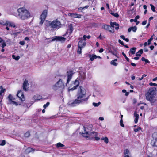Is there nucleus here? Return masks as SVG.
<instances>
[{"instance_id": "28", "label": "nucleus", "mask_w": 157, "mask_h": 157, "mask_svg": "<svg viewBox=\"0 0 157 157\" xmlns=\"http://www.w3.org/2000/svg\"><path fill=\"white\" fill-rule=\"evenodd\" d=\"M151 145H152L153 147H157V140H151Z\"/></svg>"}, {"instance_id": "27", "label": "nucleus", "mask_w": 157, "mask_h": 157, "mask_svg": "<svg viewBox=\"0 0 157 157\" xmlns=\"http://www.w3.org/2000/svg\"><path fill=\"white\" fill-rule=\"evenodd\" d=\"M0 89H1L0 91V99H2V94L6 90V89H3L2 86H0Z\"/></svg>"}, {"instance_id": "25", "label": "nucleus", "mask_w": 157, "mask_h": 157, "mask_svg": "<svg viewBox=\"0 0 157 157\" xmlns=\"http://www.w3.org/2000/svg\"><path fill=\"white\" fill-rule=\"evenodd\" d=\"M34 151V149L30 147H29L25 150V153L26 154H28L31 152Z\"/></svg>"}, {"instance_id": "64", "label": "nucleus", "mask_w": 157, "mask_h": 157, "mask_svg": "<svg viewBox=\"0 0 157 157\" xmlns=\"http://www.w3.org/2000/svg\"><path fill=\"white\" fill-rule=\"evenodd\" d=\"M139 17H140L138 15H137L135 19H136V20H137V19H138L139 18Z\"/></svg>"}, {"instance_id": "51", "label": "nucleus", "mask_w": 157, "mask_h": 157, "mask_svg": "<svg viewBox=\"0 0 157 157\" xmlns=\"http://www.w3.org/2000/svg\"><path fill=\"white\" fill-rule=\"evenodd\" d=\"M133 21H134L135 22H137V20H136L135 19H130V22H132Z\"/></svg>"}, {"instance_id": "41", "label": "nucleus", "mask_w": 157, "mask_h": 157, "mask_svg": "<svg viewBox=\"0 0 157 157\" xmlns=\"http://www.w3.org/2000/svg\"><path fill=\"white\" fill-rule=\"evenodd\" d=\"M120 123L121 126L122 127H124V124H123V121L122 119L120 120Z\"/></svg>"}, {"instance_id": "48", "label": "nucleus", "mask_w": 157, "mask_h": 157, "mask_svg": "<svg viewBox=\"0 0 157 157\" xmlns=\"http://www.w3.org/2000/svg\"><path fill=\"white\" fill-rule=\"evenodd\" d=\"M52 39L50 38L47 39L46 40V42H48V43H50L52 41H51Z\"/></svg>"}, {"instance_id": "53", "label": "nucleus", "mask_w": 157, "mask_h": 157, "mask_svg": "<svg viewBox=\"0 0 157 157\" xmlns=\"http://www.w3.org/2000/svg\"><path fill=\"white\" fill-rule=\"evenodd\" d=\"M29 133L28 132L26 133L25 134V137H28L29 136Z\"/></svg>"}, {"instance_id": "15", "label": "nucleus", "mask_w": 157, "mask_h": 157, "mask_svg": "<svg viewBox=\"0 0 157 157\" xmlns=\"http://www.w3.org/2000/svg\"><path fill=\"white\" fill-rule=\"evenodd\" d=\"M124 157H132L131 155L128 150L126 149L123 153Z\"/></svg>"}, {"instance_id": "59", "label": "nucleus", "mask_w": 157, "mask_h": 157, "mask_svg": "<svg viewBox=\"0 0 157 157\" xmlns=\"http://www.w3.org/2000/svg\"><path fill=\"white\" fill-rule=\"evenodd\" d=\"M103 50L102 48H101L99 50V52L100 53H101L103 51Z\"/></svg>"}, {"instance_id": "45", "label": "nucleus", "mask_w": 157, "mask_h": 157, "mask_svg": "<svg viewBox=\"0 0 157 157\" xmlns=\"http://www.w3.org/2000/svg\"><path fill=\"white\" fill-rule=\"evenodd\" d=\"M141 128L140 127H138L137 128H136L134 129V131L135 132H137L141 130Z\"/></svg>"}, {"instance_id": "39", "label": "nucleus", "mask_w": 157, "mask_h": 157, "mask_svg": "<svg viewBox=\"0 0 157 157\" xmlns=\"http://www.w3.org/2000/svg\"><path fill=\"white\" fill-rule=\"evenodd\" d=\"M122 54L124 57L126 59V60H127V61L128 62H129V59L126 56V54L124 52H122Z\"/></svg>"}, {"instance_id": "47", "label": "nucleus", "mask_w": 157, "mask_h": 157, "mask_svg": "<svg viewBox=\"0 0 157 157\" xmlns=\"http://www.w3.org/2000/svg\"><path fill=\"white\" fill-rule=\"evenodd\" d=\"M149 85L150 86H157V84L155 83H152V82H150L149 83Z\"/></svg>"}, {"instance_id": "40", "label": "nucleus", "mask_w": 157, "mask_h": 157, "mask_svg": "<svg viewBox=\"0 0 157 157\" xmlns=\"http://www.w3.org/2000/svg\"><path fill=\"white\" fill-rule=\"evenodd\" d=\"M150 6L151 7V10L153 11V12H155V7H154V6L152 4H150Z\"/></svg>"}, {"instance_id": "20", "label": "nucleus", "mask_w": 157, "mask_h": 157, "mask_svg": "<svg viewBox=\"0 0 157 157\" xmlns=\"http://www.w3.org/2000/svg\"><path fill=\"white\" fill-rule=\"evenodd\" d=\"M109 52L111 53L112 54L114 55L117 58H119V57L118 56V52L116 50H114L113 51H110Z\"/></svg>"}, {"instance_id": "21", "label": "nucleus", "mask_w": 157, "mask_h": 157, "mask_svg": "<svg viewBox=\"0 0 157 157\" xmlns=\"http://www.w3.org/2000/svg\"><path fill=\"white\" fill-rule=\"evenodd\" d=\"M41 98L42 97L40 95H35L34 96L33 98V100L35 101L40 100Z\"/></svg>"}, {"instance_id": "24", "label": "nucleus", "mask_w": 157, "mask_h": 157, "mask_svg": "<svg viewBox=\"0 0 157 157\" xmlns=\"http://www.w3.org/2000/svg\"><path fill=\"white\" fill-rule=\"evenodd\" d=\"M136 50V48L135 47H133L131 48L129 52V55H130V53L132 55L135 54Z\"/></svg>"}, {"instance_id": "9", "label": "nucleus", "mask_w": 157, "mask_h": 157, "mask_svg": "<svg viewBox=\"0 0 157 157\" xmlns=\"http://www.w3.org/2000/svg\"><path fill=\"white\" fill-rule=\"evenodd\" d=\"M47 10H44L41 14L40 17V19L41 20V21L40 22V25H42L44 21H45L47 14Z\"/></svg>"}, {"instance_id": "8", "label": "nucleus", "mask_w": 157, "mask_h": 157, "mask_svg": "<svg viewBox=\"0 0 157 157\" xmlns=\"http://www.w3.org/2000/svg\"><path fill=\"white\" fill-rule=\"evenodd\" d=\"M8 98L9 100L8 104H11L16 106L18 105H20V104L14 101V100H15V98L11 94H9L8 97Z\"/></svg>"}, {"instance_id": "42", "label": "nucleus", "mask_w": 157, "mask_h": 157, "mask_svg": "<svg viewBox=\"0 0 157 157\" xmlns=\"http://www.w3.org/2000/svg\"><path fill=\"white\" fill-rule=\"evenodd\" d=\"M153 39V38H152V37H151L147 41L148 45H150L151 44V41Z\"/></svg>"}, {"instance_id": "17", "label": "nucleus", "mask_w": 157, "mask_h": 157, "mask_svg": "<svg viewBox=\"0 0 157 157\" xmlns=\"http://www.w3.org/2000/svg\"><path fill=\"white\" fill-rule=\"evenodd\" d=\"M110 23L111 27H115V29L116 30L119 29V25L118 24H117L116 22H110Z\"/></svg>"}, {"instance_id": "44", "label": "nucleus", "mask_w": 157, "mask_h": 157, "mask_svg": "<svg viewBox=\"0 0 157 157\" xmlns=\"http://www.w3.org/2000/svg\"><path fill=\"white\" fill-rule=\"evenodd\" d=\"M2 142L1 143V145L4 146L6 144V141L4 140H3L1 141Z\"/></svg>"}, {"instance_id": "5", "label": "nucleus", "mask_w": 157, "mask_h": 157, "mask_svg": "<svg viewBox=\"0 0 157 157\" xmlns=\"http://www.w3.org/2000/svg\"><path fill=\"white\" fill-rule=\"evenodd\" d=\"M45 24L47 27H50L51 28L55 29H59L61 25L60 22L57 19L54 20L52 21H46Z\"/></svg>"}, {"instance_id": "34", "label": "nucleus", "mask_w": 157, "mask_h": 157, "mask_svg": "<svg viewBox=\"0 0 157 157\" xmlns=\"http://www.w3.org/2000/svg\"><path fill=\"white\" fill-rule=\"evenodd\" d=\"M56 146L58 148H59L60 147H63L64 146L63 144L60 143H57Z\"/></svg>"}, {"instance_id": "32", "label": "nucleus", "mask_w": 157, "mask_h": 157, "mask_svg": "<svg viewBox=\"0 0 157 157\" xmlns=\"http://www.w3.org/2000/svg\"><path fill=\"white\" fill-rule=\"evenodd\" d=\"M138 105L140 108H144V107H147V105L145 103H140L138 104Z\"/></svg>"}, {"instance_id": "57", "label": "nucleus", "mask_w": 157, "mask_h": 157, "mask_svg": "<svg viewBox=\"0 0 157 157\" xmlns=\"http://www.w3.org/2000/svg\"><path fill=\"white\" fill-rule=\"evenodd\" d=\"M120 37L122 39H123L124 40L125 39V37L123 35H121L120 36Z\"/></svg>"}, {"instance_id": "58", "label": "nucleus", "mask_w": 157, "mask_h": 157, "mask_svg": "<svg viewBox=\"0 0 157 157\" xmlns=\"http://www.w3.org/2000/svg\"><path fill=\"white\" fill-rule=\"evenodd\" d=\"M87 36H86V35H84L83 36V39H84V40L85 41L86 40V39L87 38Z\"/></svg>"}, {"instance_id": "13", "label": "nucleus", "mask_w": 157, "mask_h": 157, "mask_svg": "<svg viewBox=\"0 0 157 157\" xmlns=\"http://www.w3.org/2000/svg\"><path fill=\"white\" fill-rule=\"evenodd\" d=\"M102 29L108 30L110 32L113 33L114 32V30H112L111 29L112 28L110 26L105 24H104L102 25Z\"/></svg>"}, {"instance_id": "18", "label": "nucleus", "mask_w": 157, "mask_h": 157, "mask_svg": "<svg viewBox=\"0 0 157 157\" xmlns=\"http://www.w3.org/2000/svg\"><path fill=\"white\" fill-rule=\"evenodd\" d=\"M69 14L70 15V16L74 18H80L81 17V15L79 14L74 13H69Z\"/></svg>"}, {"instance_id": "29", "label": "nucleus", "mask_w": 157, "mask_h": 157, "mask_svg": "<svg viewBox=\"0 0 157 157\" xmlns=\"http://www.w3.org/2000/svg\"><path fill=\"white\" fill-rule=\"evenodd\" d=\"M152 139L151 140H157V133L156 132L154 133L152 136Z\"/></svg>"}, {"instance_id": "22", "label": "nucleus", "mask_w": 157, "mask_h": 157, "mask_svg": "<svg viewBox=\"0 0 157 157\" xmlns=\"http://www.w3.org/2000/svg\"><path fill=\"white\" fill-rule=\"evenodd\" d=\"M73 31V28L71 24L69 25L68 26V29L67 30V32L71 34Z\"/></svg>"}, {"instance_id": "43", "label": "nucleus", "mask_w": 157, "mask_h": 157, "mask_svg": "<svg viewBox=\"0 0 157 157\" xmlns=\"http://www.w3.org/2000/svg\"><path fill=\"white\" fill-rule=\"evenodd\" d=\"M50 104V103L49 102H47L46 104H44L43 105V108H46L47 107H48Z\"/></svg>"}, {"instance_id": "3", "label": "nucleus", "mask_w": 157, "mask_h": 157, "mask_svg": "<svg viewBox=\"0 0 157 157\" xmlns=\"http://www.w3.org/2000/svg\"><path fill=\"white\" fill-rule=\"evenodd\" d=\"M18 15L17 17L24 20L28 18L30 16V12L25 8H21L17 10Z\"/></svg>"}, {"instance_id": "52", "label": "nucleus", "mask_w": 157, "mask_h": 157, "mask_svg": "<svg viewBox=\"0 0 157 157\" xmlns=\"http://www.w3.org/2000/svg\"><path fill=\"white\" fill-rule=\"evenodd\" d=\"M25 43V42L24 41H21L19 42V44L22 45H24Z\"/></svg>"}, {"instance_id": "50", "label": "nucleus", "mask_w": 157, "mask_h": 157, "mask_svg": "<svg viewBox=\"0 0 157 157\" xmlns=\"http://www.w3.org/2000/svg\"><path fill=\"white\" fill-rule=\"evenodd\" d=\"M8 22H9V21H6V22H5V23L4 24H3V25L5 26H9V25L8 24Z\"/></svg>"}, {"instance_id": "56", "label": "nucleus", "mask_w": 157, "mask_h": 157, "mask_svg": "<svg viewBox=\"0 0 157 157\" xmlns=\"http://www.w3.org/2000/svg\"><path fill=\"white\" fill-rule=\"evenodd\" d=\"M88 7H89V6L86 5V6H85V7H83V8L81 7V8H81L82 9H84L85 8H87Z\"/></svg>"}, {"instance_id": "31", "label": "nucleus", "mask_w": 157, "mask_h": 157, "mask_svg": "<svg viewBox=\"0 0 157 157\" xmlns=\"http://www.w3.org/2000/svg\"><path fill=\"white\" fill-rule=\"evenodd\" d=\"M9 26H10L12 27L15 28L16 27V25L13 22L9 21L8 23Z\"/></svg>"}, {"instance_id": "11", "label": "nucleus", "mask_w": 157, "mask_h": 157, "mask_svg": "<svg viewBox=\"0 0 157 157\" xmlns=\"http://www.w3.org/2000/svg\"><path fill=\"white\" fill-rule=\"evenodd\" d=\"M17 96L19 98V100H21V101H23L25 100V98L23 94V93L21 91H18Z\"/></svg>"}, {"instance_id": "1", "label": "nucleus", "mask_w": 157, "mask_h": 157, "mask_svg": "<svg viewBox=\"0 0 157 157\" xmlns=\"http://www.w3.org/2000/svg\"><path fill=\"white\" fill-rule=\"evenodd\" d=\"M86 90L82 86H80L79 87V89L77 94V98L72 103H69L68 104L71 105V107H73L79 104L80 103L84 101H86L88 99V98L84 99H82L79 100V99H81L84 97L86 95Z\"/></svg>"}, {"instance_id": "37", "label": "nucleus", "mask_w": 157, "mask_h": 157, "mask_svg": "<svg viewBox=\"0 0 157 157\" xmlns=\"http://www.w3.org/2000/svg\"><path fill=\"white\" fill-rule=\"evenodd\" d=\"M111 64L114 66H117L118 64L117 63L115 62L114 60H112L110 62Z\"/></svg>"}, {"instance_id": "10", "label": "nucleus", "mask_w": 157, "mask_h": 157, "mask_svg": "<svg viewBox=\"0 0 157 157\" xmlns=\"http://www.w3.org/2000/svg\"><path fill=\"white\" fill-rule=\"evenodd\" d=\"M74 73V72L72 70H70L67 71V80L66 83L67 85L69 83V82L71 80Z\"/></svg>"}, {"instance_id": "6", "label": "nucleus", "mask_w": 157, "mask_h": 157, "mask_svg": "<svg viewBox=\"0 0 157 157\" xmlns=\"http://www.w3.org/2000/svg\"><path fill=\"white\" fill-rule=\"evenodd\" d=\"M64 85L61 79H60L55 84L52 86V89L55 91H57L61 90L64 88Z\"/></svg>"}, {"instance_id": "46", "label": "nucleus", "mask_w": 157, "mask_h": 157, "mask_svg": "<svg viewBox=\"0 0 157 157\" xmlns=\"http://www.w3.org/2000/svg\"><path fill=\"white\" fill-rule=\"evenodd\" d=\"M2 48H3L5 46H6V43L4 41H3L2 42Z\"/></svg>"}, {"instance_id": "61", "label": "nucleus", "mask_w": 157, "mask_h": 157, "mask_svg": "<svg viewBox=\"0 0 157 157\" xmlns=\"http://www.w3.org/2000/svg\"><path fill=\"white\" fill-rule=\"evenodd\" d=\"M144 61L146 63H150V62L149 61V60L147 59H146V60L145 61Z\"/></svg>"}, {"instance_id": "12", "label": "nucleus", "mask_w": 157, "mask_h": 157, "mask_svg": "<svg viewBox=\"0 0 157 157\" xmlns=\"http://www.w3.org/2000/svg\"><path fill=\"white\" fill-rule=\"evenodd\" d=\"M66 40V38L61 36H55L54 38L52 39L51 41H54L57 40L60 41L62 42H64Z\"/></svg>"}, {"instance_id": "26", "label": "nucleus", "mask_w": 157, "mask_h": 157, "mask_svg": "<svg viewBox=\"0 0 157 157\" xmlns=\"http://www.w3.org/2000/svg\"><path fill=\"white\" fill-rule=\"evenodd\" d=\"M89 57L90 58V60L91 61H93L94 59H96V57H97V56L94 54L89 55Z\"/></svg>"}, {"instance_id": "14", "label": "nucleus", "mask_w": 157, "mask_h": 157, "mask_svg": "<svg viewBox=\"0 0 157 157\" xmlns=\"http://www.w3.org/2000/svg\"><path fill=\"white\" fill-rule=\"evenodd\" d=\"M28 81L25 79L24 82L22 86L23 89L25 91H27L28 90Z\"/></svg>"}, {"instance_id": "63", "label": "nucleus", "mask_w": 157, "mask_h": 157, "mask_svg": "<svg viewBox=\"0 0 157 157\" xmlns=\"http://www.w3.org/2000/svg\"><path fill=\"white\" fill-rule=\"evenodd\" d=\"M4 41V40H3L2 38L0 37V43H2V42Z\"/></svg>"}, {"instance_id": "49", "label": "nucleus", "mask_w": 157, "mask_h": 157, "mask_svg": "<svg viewBox=\"0 0 157 157\" xmlns=\"http://www.w3.org/2000/svg\"><path fill=\"white\" fill-rule=\"evenodd\" d=\"M118 42L121 45H124V44L123 42V41H121L119 39L118 40Z\"/></svg>"}, {"instance_id": "4", "label": "nucleus", "mask_w": 157, "mask_h": 157, "mask_svg": "<svg viewBox=\"0 0 157 157\" xmlns=\"http://www.w3.org/2000/svg\"><path fill=\"white\" fill-rule=\"evenodd\" d=\"M156 94L155 89L154 87L150 88L146 95L147 100L151 103H155L157 101Z\"/></svg>"}, {"instance_id": "7", "label": "nucleus", "mask_w": 157, "mask_h": 157, "mask_svg": "<svg viewBox=\"0 0 157 157\" xmlns=\"http://www.w3.org/2000/svg\"><path fill=\"white\" fill-rule=\"evenodd\" d=\"M84 129V132L82 133V136L86 137H88L90 139H93L97 135V133L95 132H89L87 131L84 127H83Z\"/></svg>"}, {"instance_id": "30", "label": "nucleus", "mask_w": 157, "mask_h": 157, "mask_svg": "<svg viewBox=\"0 0 157 157\" xmlns=\"http://www.w3.org/2000/svg\"><path fill=\"white\" fill-rule=\"evenodd\" d=\"M143 52V50L142 49L139 50L136 54V55L137 56H140L141 54Z\"/></svg>"}, {"instance_id": "16", "label": "nucleus", "mask_w": 157, "mask_h": 157, "mask_svg": "<svg viewBox=\"0 0 157 157\" xmlns=\"http://www.w3.org/2000/svg\"><path fill=\"white\" fill-rule=\"evenodd\" d=\"M86 45V43L83 40H81L78 43V46L83 48Z\"/></svg>"}, {"instance_id": "36", "label": "nucleus", "mask_w": 157, "mask_h": 157, "mask_svg": "<svg viewBox=\"0 0 157 157\" xmlns=\"http://www.w3.org/2000/svg\"><path fill=\"white\" fill-rule=\"evenodd\" d=\"M101 104V102H99L98 103L93 102L92 103L93 105L95 107H98V106Z\"/></svg>"}, {"instance_id": "35", "label": "nucleus", "mask_w": 157, "mask_h": 157, "mask_svg": "<svg viewBox=\"0 0 157 157\" xmlns=\"http://www.w3.org/2000/svg\"><path fill=\"white\" fill-rule=\"evenodd\" d=\"M12 57L13 59H15L16 60H18L20 58V57L19 56H17L16 57L14 55H12Z\"/></svg>"}, {"instance_id": "55", "label": "nucleus", "mask_w": 157, "mask_h": 157, "mask_svg": "<svg viewBox=\"0 0 157 157\" xmlns=\"http://www.w3.org/2000/svg\"><path fill=\"white\" fill-rule=\"evenodd\" d=\"M113 16L116 17H119V15L117 13H114Z\"/></svg>"}, {"instance_id": "23", "label": "nucleus", "mask_w": 157, "mask_h": 157, "mask_svg": "<svg viewBox=\"0 0 157 157\" xmlns=\"http://www.w3.org/2000/svg\"><path fill=\"white\" fill-rule=\"evenodd\" d=\"M137 28L136 26L131 27L129 28L128 29V32H130L131 30H132L134 32H136L137 30Z\"/></svg>"}, {"instance_id": "19", "label": "nucleus", "mask_w": 157, "mask_h": 157, "mask_svg": "<svg viewBox=\"0 0 157 157\" xmlns=\"http://www.w3.org/2000/svg\"><path fill=\"white\" fill-rule=\"evenodd\" d=\"M134 117L135 118L134 120L135 123H137L138 122V120L139 115L138 114H137V113L136 112H134Z\"/></svg>"}, {"instance_id": "62", "label": "nucleus", "mask_w": 157, "mask_h": 157, "mask_svg": "<svg viewBox=\"0 0 157 157\" xmlns=\"http://www.w3.org/2000/svg\"><path fill=\"white\" fill-rule=\"evenodd\" d=\"M94 138H95V140H98L100 139L99 138L96 137V136L95 137H94Z\"/></svg>"}, {"instance_id": "54", "label": "nucleus", "mask_w": 157, "mask_h": 157, "mask_svg": "<svg viewBox=\"0 0 157 157\" xmlns=\"http://www.w3.org/2000/svg\"><path fill=\"white\" fill-rule=\"evenodd\" d=\"M147 21L146 20L143 21L142 23V25H145L147 23Z\"/></svg>"}, {"instance_id": "33", "label": "nucleus", "mask_w": 157, "mask_h": 157, "mask_svg": "<svg viewBox=\"0 0 157 157\" xmlns=\"http://www.w3.org/2000/svg\"><path fill=\"white\" fill-rule=\"evenodd\" d=\"M101 140H104V141L106 144L108 143L109 142L108 139L107 137L102 138L101 139Z\"/></svg>"}, {"instance_id": "38", "label": "nucleus", "mask_w": 157, "mask_h": 157, "mask_svg": "<svg viewBox=\"0 0 157 157\" xmlns=\"http://www.w3.org/2000/svg\"><path fill=\"white\" fill-rule=\"evenodd\" d=\"M82 48H80V47H78V48L77 50V53L78 54H81V51Z\"/></svg>"}, {"instance_id": "2", "label": "nucleus", "mask_w": 157, "mask_h": 157, "mask_svg": "<svg viewBox=\"0 0 157 157\" xmlns=\"http://www.w3.org/2000/svg\"><path fill=\"white\" fill-rule=\"evenodd\" d=\"M85 73L82 71L79 72V76L76 78V79L74 81L72 82V83L71 85L73 87L69 90V91H72L77 88L78 87L79 84V81L81 82L85 79Z\"/></svg>"}, {"instance_id": "60", "label": "nucleus", "mask_w": 157, "mask_h": 157, "mask_svg": "<svg viewBox=\"0 0 157 157\" xmlns=\"http://www.w3.org/2000/svg\"><path fill=\"white\" fill-rule=\"evenodd\" d=\"M133 59L135 60H138L139 59V58L137 56L135 57Z\"/></svg>"}]
</instances>
